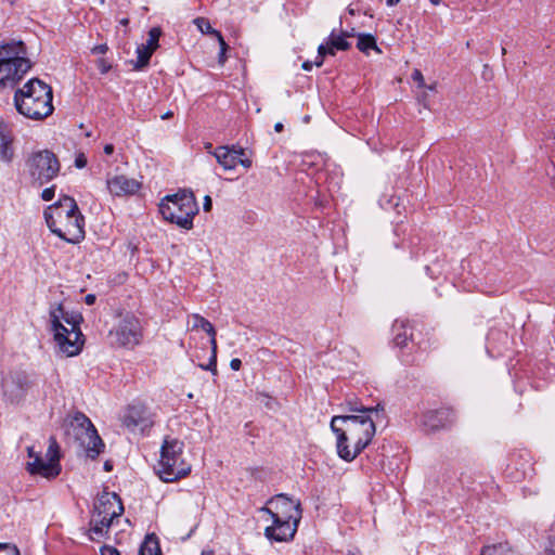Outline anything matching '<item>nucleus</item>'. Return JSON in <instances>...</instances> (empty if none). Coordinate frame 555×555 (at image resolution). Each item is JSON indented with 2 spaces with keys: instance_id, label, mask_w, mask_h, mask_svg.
<instances>
[{
  "instance_id": "obj_1",
  "label": "nucleus",
  "mask_w": 555,
  "mask_h": 555,
  "mask_svg": "<svg viewBox=\"0 0 555 555\" xmlns=\"http://www.w3.org/2000/svg\"><path fill=\"white\" fill-rule=\"evenodd\" d=\"M351 410L361 414L335 415L331 421V429L337 438V454L346 462H352L370 444L376 430L370 414L377 412V406Z\"/></svg>"
},
{
  "instance_id": "obj_2",
  "label": "nucleus",
  "mask_w": 555,
  "mask_h": 555,
  "mask_svg": "<svg viewBox=\"0 0 555 555\" xmlns=\"http://www.w3.org/2000/svg\"><path fill=\"white\" fill-rule=\"evenodd\" d=\"M269 503L273 504L276 511L269 507L261 508V512L269 514L272 519V525L264 529V535L276 542L292 540L301 518L300 503L294 502L285 494L276 495Z\"/></svg>"
},
{
  "instance_id": "obj_3",
  "label": "nucleus",
  "mask_w": 555,
  "mask_h": 555,
  "mask_svg": "<svg viewBox=\"0 0 555 555\" xmlns=\"http://www.w3.org/2000/svg\"><path fill=\"white\" fill-rule=\"evenodd\" d=\"M52 98L51 87L33 78L15 91L14 106L26 118L40 120L52 114Z\"/></svg>"
},
{
  "instance_id": "obj_4",
  "label": "nucleus",
  "mask_w": 555,
  "mask_h": 555,
  "mask_svg": "<svg viewBox=\"0 0 555 555\" xmlns=\"http://www.w3.org/2000/svg\"><path fill=\"white\" fill-rule=\"evenodd\" d=\"M72 440L76 444L78 457L94 461L105 449L91 420L79 411H72Z\"/></svg>"
},
{
  "instance_id": "obj_5",
  "label": "nucleus",
  "mask_w": 555,
  "mask_h": 555,
  "mask_svg": "<svg viewBox=\"0 0 555 555\" xmlns=\"http://www.w3.org/2000/svg\"><path fill=\"white\" fill-rule=\"evenodd\" d=\"M159 212L165 220L182 229L191 230L193 228V219L198 212V205L191 191L181 190L162 199Z\"/></svg>"
},
{
  "instance_id": "obj_6",
  "label": "nucleus",
  "mask_w": 555,
  "mask_h": 555,
  "mask_svg": "<svg viewBox=\"0 0 555 555\" xmlns=\"http://www.w3.org/2000/svg\"><path fill=\"white\" fill-rule=\"evenodd\" d=\"M183 447V442L178 439L164 440L156 469L163 481L173 482L190 474L191 465L182 457Z\"/></svg>"
},
{
  "instance_id": "obj_7",
  "label": "nucleus",
  "mask_w": 555,
  "mask_h": 555,
  "mask_svg": "<svg viewBox=\"0 0 555 555\" xmlns=\"http://www.w3.org/2000/svg\"><path fill=\"white\" fill-rule=\"evenodd\" d=\"M57 156L50 150H38L25 158V173L31 185L40 188L53 180L60 172Z\"/></svg>"
},
{
  "instance_id": "obj_8",
  "label": "nucleus",
  "mask_w": 555,
  "mask_h": 555,
  "mask_svg": "<svg viewBox=\"0 0 555 555\" xmlns=\"http://www.w3.org/2000/svg\"><path fill=\"white\" fill-rule=\"evenodd\" d=\"M124 513L120 498L116 493L105 492L98 498L91 519L90 539L99 540L113 520Z\"/></svg>"
},
{
  "instance_id": "obj_9",
  "label": "nucleus",
  "mask_w": 555,
  "mask_h": 555,
  "mask_svg": "<svg viewBox=\"0 0 555 555\" xmlns=\"http://www.w3.org/2000/svg\"><path fill=\"white\" fill-rule=\"evenodd\" d=\"M142 337L141 322L131 313L121 315L118 324L108 333L109 344L113 347L133 348L141 343Z\"/></svg>"
},
{
  "instance_id": "obj_10",
  "label": "nucleus",
  "mask_w": 555,
  "mask_h": 555,
  "mask_svg": "<svg viewBox=\"0 0 555 555\" xmlns=\"http://www.w3.org/2000/svg\"><path fill=\"white\" fill-rule=\"evenodd\" d=\"M63 321L69 324V312L65 310L64 302H60L50 310V331L59 350L69 357V331L63 325Z\"/></svg>"
},
{
  "instance_id": "obj_11",
  "label": "nucleus",
  "mask_w": 555,
  "mask_h": 555,
  "mask_svg": "<svg viewBox=\"0 0 555 555\" xmlns=\"http://www.w3.org/2000/svg\"><path fill=\"white\" fill-rule=\"evenodd\" d=\"M69 201V196L64 195L57 203L49 206L44 210V219L50 231L65 242H69L66 232L62 225L69 219V208H65L63 203Z\"/></svg>"
},
{
  "instance_id": "obj_12",
  "label": "nucleus",
  "mask_w": 555,
  "mask_h": 555,
  "mask_svg": "<svg viewBox=\"0 0 555 555\" xmlns=\"http://www.w3.org/2000/svg\"><path fill=\"white\" fill-rule=\"evenodd\" d=\"M455 421L454 412L448 408L430 410L421 416V426L427 433L437 431L451 426Z\"/></svg>"
},
{
  "instance_id": "obj_13",
  "label": "nucleus",
  "mask_w": 555,
  "mask_h": 555,
  "mask_svg": "<svg viewBox=\"0 0 555 555\" xmlns=\"http://www.w3.org/2000/svg\"><path fill=\"white\" fill-rule=\"evenodd\" d=\"M31 68L29 60H17V63H0V88L15 87L24 75Z\"/></svg>"
},
{
  "instance_id": "obj_14",
  "label": "nucleus",
  "mask_w": 555,
  "mask_h": 555,
  "mask_svg": "<svg viewBox=\"0 0 555 555\" xmlns=\"http://www.w3.org/2000/svg\"><path fill=\"white\" fill-rule=\"evenodd\" d=\"M106 188L113 196H128L135 194L140 190L141 183L125 175H107Z\"/></svg>"
},
{
  "instance_id": "obj_15",
  "label": "nucleus",
  "mask_w": 555,
  "mask_h": 555,
  "mask_svg": "<svg viewBox=\"0 0 555 555\" xmlns=\"http://www.w3.org/2000/svg\"><path fill=\"white\" fill-rule=\"evenodd\" d=\"M153 422L151 421L150 413L143 404H131L128 406L127 412L124 416V425L134 431L137 429L144 430L151 427Z\"/></svg>"
},
{
  "instance_id": "obj_16",
  "label": "nucleus",
  "mask_w": 555,
  "mask_h": 555,
  "mask_svg": "<svg viewBox=\"0 0 555 555\" xmlns=\"http://www.w3.org/2000/svg\"><path fill=\"white\" fill-rule=\"evenodd\" d=\"M27 472L30 475H40L48 479L56 477L61 473L60 463L44 461L41 453H36L33 462L27 463Z\"/></svg>"
},
{
  "instance_id": "obj_17",
  "label": "nucleus",
  "mask_w": 555,
  "mask_h": 555,
  "mask_svg": "<svg viewBox=\"0 0 555 555\" xmlns=\"http://www.w3.org/2000/svg\"><path fill=\"white\" fill-rule=\"evenodd\" d=\"M13 132L9 124L0 120V160L10 164L14 158Z\"/></svg>"
},
{
  "instance_id": "obj_18",
  "label": "nucleus",
  "mask_w": 555,
  "mask_h": 555,
  "mask_svg": "<svg viewBox=\"0 0 555 555\" xmlns=\"http://www.w3.org/2000/svg\"><path fill=\"white\" fill-rule=\"evenodd\" d=\"M212 155L216 157L217 162L223 167L224 170H232L237 165V155H245V150L243 147L232 146L229 147L227 145L218 146Z\"/></svg>"
},
{
  "instance_id": "obj_19",
  "label": "nucleus",
  "mask_w": 555,
  "mask_h": 555,
  "mask_svg": "<svg viewBox=\"0 0 555 555\" xmlns=\"http://www.w3.org/2000/svg\"><path fill=\"white\" fill-rule=\"evenodd\" d=\"M26 47L23 41H12L4 43L0 46V63H17V60H28L26 57Z\"/></svg>"
},
{
  "instance_id": "obj_20",
  "label": "nucleus",
  "mask_w": 555,
  "mask_h": 555,
  "mask_svg": "<svg viewBox=\"0 0 555 555\" xmlns=\"http://www.w3.org/2000/svg\"><path fill=\"white\" fill-rule=\"evenodd\" d=\"M72 223L76 228V232H72V244H78L82 240H85V227L86 219L83 215L80 212L76 201L72 197Z\"/></svg>"
},
{
  "instance_id": "obj_21",
  "label": "nucleus",
  "mask_w": 555,
  "mask_h": 555,
  "mask_svg": "<svg viewBox=\"0 0 555 555\" xmlns=\"http://www.w3.org/2000/svg\"><path fill=\"white\" fill-rule=\"evenodd\" d=\"M81 321L80 313H72V334L75 335V339L72 340V357L79 354L86 343V337L79 327Z\"/></svg>"
},
{
  "instance_id": "obj_22",
  "label": "nucleus",
  "mask_w": 555,
  "mask_h": 555,
  "mask_svg": "<svg viewBox=\"0 0 555 555\" xmlns=\"http://www.w3.org/2000/svg\"><path fill=\"white\" fill-rule=\"evenodd\" d=\"M393 343L399 348L408 346V340L413 339L412 328L409 327V323L404 321H395L392 325Z\"/></svg>"
},
{
  "instance_id": "obj_23",
  "label": "nucleus",
  "mask_w": 555,
  "mask_h": 555,
  "mask_svg": "<svg viewBox=\"0 0 555 555\" xmlns=\"http://www.w3.org/2000/svg\"><path fill=\"white\" fill-rule=\"evenodd\" d=\"M139 555H162L159 542L155 533L147 534L141 544Z\"/></svg>"
},
{
  "instance_id": "obj_24",
  "label": "nucleus",
  "mask_w": 555,
  "mask_h": 555,
  "mask_svg": "<svg viewBox=\"0 0 555 555\" xmlns=\"http://www.w3.org/2000/svg\"><path fill=\"white\" fill-rule=\"evenodd\" d=\"M348 31H341L340 34H336V30H332L328 36L327 43L332 46L333 51L336 50L347 51L350 49L351 44L347 41Z\"/></svg>"
},
{
  "instance_id": "obj_25",
  "label": "nucleus",
  "mask_w": 555,
  "mask_h": 555,
  "mask_svg": "<svg viewBox=\"0 0 555 555\" xmlns=\"http://www.w3.org/2000/svg\"><path fill=\"white\" fill-rule=\"evenodd\" d=\"M357 48L365 54H369L370 50H375L378 53L382 52L380 49L376 44L375 37L371 34H359Z\"/></svg>"
},
{
  "instance_id": "obj_26",
  "label": "nucleus",
  "mask_w": 555,
  "mask_h": 555,
  "mask_svg": "<svg viewBox=\"0 0 555 555\" xmlns=\"http://www.w3.org/2000/svg\"><path fill=\"white\" fill-rule=\"evenodd\" d=\"M154 52L146 48L144 44H140L137 48V61L133 64L134 69H142L147 66L151 60V56Z\"/></svg>"
},
{
  "instance_id": "obj_27",
  "label": "nucleus",
  "mask_w": 555,
  "mask_h": 555,
  "mask_svg": "<svg viewBox=\"0 0 555 555\" xmlns=\"http://www.w3.org/2000/svg\"><path fill=\"white\" fill-rule=\"evenodd\" d=\"M194 320V327H201L203 331H205L209 336H216V330L214 325L204 317L199 314L193 315Z\"/></svg>"
},
{
  "instance_id": "obj_28",
  "label": "nucleus",
  "mask_w": 555,
  "mask_h": 555,
  "mask_svg": "<svg viewBox=\"0 0 555 555\" xmlns=\"http://www.w3.org/2000/svg\"><path fill=\"white\" fill-rule=\"evenodd\" d=\"M46 456L52 463H59L60 461V447L54 437H50V444Z\"/></svg>"
},
{
  "instance_id": "obj_29",
  "label": "nucleus",
  "mask_w": 555,
  "mask_h": 555,
  "mask_svg": "<svg viewBox=\"0 0 555 555\" xmlns=\"http://www.w3.org/2000/svg\"><path fill=\"white\" fill-rule=\"evenodd\" d=\"M160 35H162L160 28L153 27L149 31V39L144 46L154 52L158 48V40H159Z\"/></svg>"
},
{
  "instance_id": "obj_30",
  "label": "nucleus",
  "mask_w": 555,
  "mask_h": 555,
  "mask_svg": "<svg viewBox=\"0 0 555 555\" xmlns=\"http://www.w3.org/2000/svg\"><path fill=\"white\" fill-rule=\"evenodd\" d=\"M195 24L203 34H209L216 37V33H220L219 30L214 29L209 21L204 17L196 18Z\"/></svg>"
},
{
  "instance_id": "obj_31",
  "label": "nucleus",
  "mask_w": 555,
  "mask_h": 555,
  "mask_svg": "<svg viewBox=\"0 0 555 555\" xmlns=\"http://www.w3.org/2000/svg\"><path fill=\"white\" fill-rule=\"evenodd\" d=\"M0 555H20V551L14 544L0 543Z\"/></svg>"
},
{
  "instance_id": "obj_32",
  "label": "nucleus",
  "mask_w": 555,
  "mask_h": 555,
  "mask_svg": "<svg viewBox=\"0 0 555 555\" xmlns=\"http://www.w3.org/2000/svg\"><path fill=\"white\" fill-rule=\"evenodd\" d=\"M326 55H335L332 46L327 42L320 44L318 48V56L325 57Z\"/></svg>"
},
{
  "instance_id": "obj_33",
  "label": "nucleus",
  "mask_w": 555,
  "mask_h": 555,
  "mask_svg": "<svg viewBox=\"0 0 555 555\" xmlns=\"http://www.w3.org/2000/svg\"><path fill=\"white\" fill-rule=\"evenodd\" d=\"M502 545H492L485 547L480 555H502Z\"/></svg>"
},
{
  "instance_id": "obj_34",
  "label": "nucleus",
  "mask_w": 555,
  "mask_h": 555,
  "mask_svg": "<svg viewBox=\"0 0 555 555\" xmlns=\"http://www.w3.org/2000/svg\"><path fill=\"white\" fill-rule=\"evenodd\" d=\"M201 367L205 371H210L212 374H217V356L211 354L208 364L201 365Z\"/></svg>"
},
{
  "instance_id": "obj_35",
  "label": "nucleus",
  "mask_w": 555,
  "mask_h": 555,
  "mask_svg": "<svg viewBox=\"0 0 555 555\" xmlns=\"http://www.w3.org/2000/svg\"><path fill=\"white\" fill-rule=\"evenodd\" d=\"M87 164H88V159H87L85 153L79 152L75 157V163H74L75 167L78 169H82L87 166Z\"/></svg>"
},
{
  "instance_id": "obj_36",
  "label": "nucleus",
  "mask_w": 555,
  "mask_h": 555,
  "mask_svg": "<svg viewBox=\"0 0 555 555\" xmlns=\"http://www.w3.org/2000/svg\"><path fill=\"white\" fill-rule=\"evenodd\" d=\"M96 66L101 74H107L112 68L111 63L105 59L98 60Z\"/></svg>"
},
{
  "instance_id": "obj_37",
  "label": "nucleus",
  "mask_w": 555,
  "mask_h": 555,
  "mask_svg": "<svg viewBox=\"0 0 555 555\" xmlns=\"http://www.w3.org/2000/svg\"><path fill=\"white\" fill-rule=\"evenodd\" d=\"M55 195V186L46 188L41 193V198L46 202L53 199Z\"/></svg>"
},
{
  "instance_id": "obj_38",
  "label": "nucleus",
  "mask_w": 555,
  "mask_h": 555,
  "mask_svg": "<svg viewBox=\"0 0 555 555\" xmlns=\"http://www.w3.org/2000/svg\"><path fill=\"white\" fill-rule=\"evenodd\" d=\"M101 555H120L119 551L114 547V546H109V545H103L101 547Z\"/></svg>"
},
{
  "instance_id": "obj_39",
  "label": "nucleus",
  "mask_w": 555,
  "mask_h": 555,
  "mask_svg": "<svg viewBox=\"0 0 555 555\" xmlns=\"http://www.w3.org/2000/svg\"><path fill=\"white\" fill-rule=\"evenodd\" d=\"M108 50V47L106 43L98 44L91 49V52L93 54H105Z\"/></svg>"
},
{
  "instance_id": "obj_40",
  "label": "nucleus",
  "mask_w": 555,
  "mask_h": 555,
  "mask_svg": "<svg viewBox=\"0 0 555 555\" xmlns=\"http://www.w3.org/2000/svg\"><path fill=\"white\" fill-rule=\"evenodd\" d=\"M216 38L220 44V51H222V53H225L229 46L227 44V42L224 41L223 39V36L221 35V33H216Z\"/></svg>"
},
{
  "instance_id": "obj_41",
  "label": "nucleus",
  "mask_w": 555,
  "mask_h": 555,
  "mask_svg": "<svg viewBox=\"0 0 555 555\" xmlns=\"http://www.w3.org/2000/svg\"><path fill=\"white\" fill-rule=\"evenodd\" d=\"M412 78L414 81H416L418 83L420 87L424 86V77H423V74L418 69H415L413 72Z\"/></svg>"
},
{
  "instance_id": "obj_42",
  "label": "nucleus",
  "mask_w": 555,
  "mask_h": 555,
  "mask_svg": "<svg viewBox=\"0 0 555 555\" xmlns=\"http://www.w3.org/2000/svg\"><path fill=\"white\" fill-rule=\"evenodd\" d=\"M237 164H241L244 168L249 169L251 167V159L244 158V155H237Z\"/></svg>"
},
{
  "instance_id": "obj_43",
  "label": "nucleus",
  "mask_w": 555,
  "mask_h": 555,
  "mask_svg": "<svg viewBox=\"0 0 555 555\" xmlns=\"http://www.w3.org/2000/svg\"><path fill=\"white\" fill-rule=\"evenodd\" d=\"M242 366V361L237 358H234L231 360L230 362V367L233 370V371H238Z\"/></svg>"
},
{
  "instance_id": "obj_44",
  "label": "nucleus",
  "mask_w": 555,
  "mask_h": 555,
  "mask_svg": "<svg viewBox=\"0 0 555 555\" xmlns=\"http://www.w3.org/2000/svg\"><path fill=\"white\" fill-rule=\"evenodd\" d=\"M546 550L555 555V537L548 539Z\"/></svg>"
},
{
  "instance_id": "obj_45",
  "label": "nucleus",
  "mask_w": 555,
  "mask_h": 555,
  "mask_svg": "<svg viewBox=\"0 0 555 555\" xmlns=\"http://www.w3.org/2000/svg\"><path fill=\"white\" fill-rule=\"evenodd\" d=\"M211 206H212L211 198H210V196L206 195L204 198V210L209 211L211 209Z\"/></svg>"
},
{
  "instance_id": "obj_46",
  "label": "nucleus",
  "mask_w": 555,
  "mask_h": 555,
  "mask_svg": "<svg viewBox=\"0 0 555 555\" xmlns=\"http://www.w3.org/2000/svg\"><path fill=\"white\" fill-rule=\"evenodd\" d=\"M210 345H211V354H216L217 356L216 336H210Z\"/></svg>"
},
{
  "instance_id": "obj_47",
  "label": "nucleus",
  "mask_w": 555,
  "mask_h": 555,
  "mask_svg": "<svg viewBox=\"0 0 555 555\" xmlns=\"http://www.w3.org/2000/svg\"><path fill=\"white\" fill-rule=\"evenodd\" d=\"M95 295L93 294H88L86 297H85V302L87 305H93L95 302Z\"/></svg>"
},
{
  "instance_id": "obj_48",
  "label": "nucleus",
  "mask_w": 555,
  "mask_h": 555,
  "mask_svg": "<svg viewBox=\"0 0 555 555\" xmlns=\"http://www.w3.org/2000/svg\"><path fill=\"white\" fill-rule=\"evenodd\" d=\"M313 65L314 64L312 62L306 61V62L302 63L301 67H302L304 70H311Z\"/></svg>"
},
{
  "instance_id": "obj_49",
  "label": "nucleus",
  "mask_w": 555,
  "mask_h": 555,
  "mask_svg": "<svg viewBox=\"0 0 555 555\" xmlns=\"http://www.w3.org/2000/svg\"><path fill=\"white\" fill-rule=\"evenodd\" d=\"M104 153L107 154V155H111L114 153V145L113 144H106L104 146Z\"/></svg>"
},
{
  "instance_id": "obj_50",
  "label": "nucleus",
  "mask_w": 555,
  "mask_h": 555,
  "mask_svg": "<svg viewBox=\"0 0 555 555\" xmlns=\"http://www.w3.org/2000/svg\"><path fill=\"white\" fill-rule=\"evenodd\" d=\"M36 453L37 452L35 451V447L31 446L27 448V454L29 459H34L36 456Z\"/></svg>"
},
{
  "instance_id": "obj_51",
  "label": "nucleus",
  "mask_w": 555,
  "mask_h": 555,
  "mask_svg": "<svg viewBox=\"0 0 555 555\" xmlns=\"http://www.w3.org/2000/svg\"><path fill=\"white\" fill-rule=\"evenodd\" d=\"M104 470L105 472H112L113 470V463L111 461H106L104 463Z\"/></svg>"
},
{
  "instance_id": "obj_52",
  "label": "nucleus",
  "mask_w": 555,
  "mask_h": 555,
  "mask_svg": "<svg viewBox=\"0 0 555 555\" xmlns=\"http://www.w3.org/2000/svg\"><path fill=\"white\" fill-rule=\"evenodd\" d=\"M324 57L317 56L315 61L312 62L317 67H321L323 65Z\"/></svg>"
},
{
  "instance_id": "obj_53",
  "label": "nucleus",
  "mask_w": 555,
  "mask_h": 555,
  "mask_svg": "<svg viewBox=\"0 0 555 555\" xmlns=\"http://www.w3.org/2000/svg\"><path fill=\"white\" fill-rule=\"evenodd\" d=\"M284 126L282 122H276L275 126H274V130L276 132H281L283 130Z\"/></svg>"
},
{
  "instance_id": "obj_54",
  "label": "nucleus",
  "mask_w": 555,
  "mask_h": 555,
  "mask_svg": "<svg viewBox=\"0 0 555 555\" xmlns=\"http://www.w3.org/2000/svg\"><path fill=\"white\" fill-rule=\"evenodd\" d=\"M400 2V0H386V4L388 7H393L396 4H398Z\"/></svg>"
},
{
  "instance_id": "obj_55",
  "label": "nucleus",
  "mask_w": 555,
  "mask_h": 555,
  "mask_svg": "<svg viewBox=\"0 0 555 555\" xmlns=\"http://www.w3.org/2000/svg\"><path fill=\"white\" fill-rule=\"evenodd\" d=\"M225 62V53H222V51H220L219 53V63L223 64Z\"/></svg>"
},
{
  "instance_id": "obj_56",
  "label": "nucleus",
  "mask_w": 555,
  "mask_h": 555,
  "mask_svg": "<svg viewBox=\"0 0 555 555\" xmlns=\"http://www.w3.org/2000/svg\"><path fill=\"white\" fill-rule=\"evenodd\" d=\"M429 2L433 4V5H439L441 3V0H429Z\"/></svg>"
},
{
  "instance_id": "obj_57",
  "label": "nucleus",
  "mask_w": 555,
  "mask_h": 555,
  "mask_svg": "<svg viewBox=\"0 0 555 555\" xmlns=\"http://www.w3.org/2000/svg\"><path fill=\"white\" fill-rule=\"evenodd\" d=\"M172 116L171 112H167L165 115L162 116L163 119H167Z\"/></svg>"
},
{
  "instance_id": "obj_58",
  "label": "nucleus",
  "mask_w": 555,
  "mask_h": 555,
  "mask_svg": "<svg viewBox=\"0 0 555 555\" xmlns=\"http://www.w3.org/2000/svg\"><path fill=\"white\" fill-rule=\"evenodd\" d=\"M202 555H214L212 551H203Z\"/></svg>"
},
{
  "instance_id": "obj_59",
  "label": "nucleus",
  "mask_w": 555,
  "mask_h": 555,
  "mask_svg": "<svg viewBox=\"0 0 555 555\" xmlns=\"http://www.w3.org/2000/svg\"><path fill=\"white\" fill-rule=\"evenodd\" d=\"M120 23L126 26V25H128L129 21L127 18H124L120 21Z\"/></svg>"
},
{
  "instance_id": "obj_60",
  "label": "nucleus",
  "mask_w": 555,
  "mask_h": 555,
  "mask_svg": "<svg viewBox=\"0 0 555 555\" xmlns=\"http://www.w3.org/2000/svg\"><path fill=\"white\" fill-rule=\"evenodd\" d=\"M492 335H494V332H493V331H491V332L489 333V337H491Z\"/></svg>"
},
{
  "instance_id": "obj_61",
  "label": "nucleus",
  "mask_w": 555,
  "mask_h": 555,
  "mask_svg": "<svg viewBox=\"0 0 555 555\" xmlns=\"http://www.w3.org/2000/svg\"><path fill=\"white\" fill-rule=\"evenodd\" d=\"M502 53H503V54H505V53H506L505 48H502Z\"/></svg>"
},
{
  "instance_id": "obj_62",
  "label": "nucleus",
  "mask_w": 555,
  "mask_h": 555,
  "mask_svg": "<svg viewBox=\"0 0 555 555\" xmlns=\"http://www.w3.org/2000/svg\"><path fill=\"white\" fill-rule=\"evenodd\" d=\"M349 555H354L353 553H349Z\"/></svg>"
}]
</instances>
